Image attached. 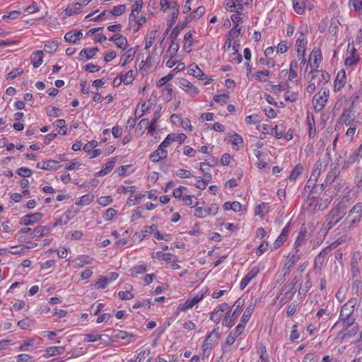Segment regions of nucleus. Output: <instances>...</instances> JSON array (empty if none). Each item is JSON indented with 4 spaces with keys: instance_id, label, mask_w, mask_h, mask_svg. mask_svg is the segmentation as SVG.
Instances as JSON below:
<instances>
[{
    "instance_id": "f257e3e1",
    "label": "nucleus",
    "mask_w": 362,
    "mask_h": 362,
    "mask_svg": "<svg viewBox=\"0 0 362 362\" xmlns=\"http://www.w3.org/2000/svg\"><path fill=\"white\" fill-rule=\"evenodd\" d=\"M345 197L342 201L334 206L325 217V221L323 223V228L327 231L332 228L337 223H338L346 214V205L344 204Z\"/></svg>"
},
{
    "instance_id": "f03ea898",
    "label": "nucleus",
    "mask_w": 362,
    "mask_h": 362,
    "mask_svg": "<svg viewBox=\"0 0 362 362\" xmlns=\"http://www.w3.org/2000/svg\"><path fill=\"white\" fill-rule=\"evenodd\" d=\"M362 218V202L356 203L350 210L348 217L346 218V221H348L350 218L348 228L351 229L357 226Z\"/></svg>"
},
{
    "instance_id": "7ed1b4c3",
    "label": "nucleus",
    "mask_w": 362,
    "mask_h": 362,
    "mask_svg": "<svg viewBox=\"0 0 362 362\" xmlns=\"http://www.w3.org/2000/svg\"><path fill=\"white\" fill-rule=\"evenodd\" d=\"M329 94V90L327 88H321L320 91L314 95L313 103L315 112H319L324 108L327 102Z\"/></svg>"
},
{
    "instance_id": "20e7f679",
    "label": "nucleus",
    "mask_w": 362,
    "mask_h": 362,
    "mask_svg": "<svg viewBox=\"0 0 362 362\" xmlns=\"http://www.w3.org/2000/svg\"><path fill=\"white\" fill-rule=\"evenodd\" d=\"M244 305V300L238 298L234 303L233 307H235L234 311L232 313L229 311L225 316L223 325L227 327H231L234 324V320L237 318L240 310Z\"/></svg>"
},
{
    "instance_id": "39448f33",
    "label": "nucleus",
    "mask_w": 362,
    "mask_h": 362,
    "mask_svg": "<svg viewBox=\"0 0 362 362\" xmlns=\"http://www.w3.org/2000/svg\"><path fill=\"white\" fill-rule=\"evenodd\" d=\"M252 3L253 0H226L224 8L229 12L243 11L244 6H250Z\"/></svg>"
},
{
    "instance_id": "423d86ee",
    "label": "nucleus",
    "mask_w": 362,
    "mask_h": 362,
    "mask_svg": "<svg viewBox=\"0 0 362 362\" xmlns=\"http://www.w3.org/2000/svg\"><path fill=\"white\" fill-rule=\"evenodd\" d=\"M219 210V207L216 204H212L206 208L196 207L194 215L198 218H203L207 216H215Z\"/></svg>"
},
{
    "instance_id": "0eeeda50",
    "label": "nucleus",
    "mask_w": 362,
    "mask_h": 362,
    "mask_svg": "<svg viewBox=\"0 0 362 362\" xmlns=\"http://www.w3.org/2000/svg\"><path fill=\"white\" fill-rule=\"evenodd\" d=\"M304 31H306V28H303L301 27L298 30L300 36L298 37L296 42L298 57H300V55H305L308 40Z\"/></svg>"
},
{
    "instance_id": "6e6552de",
    "label": "nucleus",
    "mask_w": 362,
    "mask_h": 362,
    "mask_svg": "<svg viewBox=\"0 0 362 362\" xmlns=\"http://www.w3.org/2000/svg\"><path fill=\"white\" fill-rule=\"evenodd\" d=\"M218 339V332L214 329L210 332V334L206 337L203 344L202 346V349L204 352V356L206 355L207 356L209 355L210 351L213 347L212 343L209 342V340H217Z\"/></svg>"
},
{
    "instance_id": "1a4fd4ad",
    "label": "nucleus",
    "mask_w": 362,
    "mask_h": 362,
    "mask_svg": "<svg viewBox=\"0 0 362 362\" xmlns=\"http://www.w3.org/2000/svg\"><path fill=\"white\" fill-rule=\"evenodd\" d=\"M179 86L191 96H194L199 92L198 88L186 78H182L179 80Z\"/></svg>"
},
{
    "instance_id": "9d476101",
    "label": "nucleus",
    "mask_w": 362,
    "mask_h": 362,
    "mask_svg": "<svg viewBox=\"0 0 362 362\" xmlns=\"http://www.w3.org/2000/svg\"><path fill=\"white\" fill-rule=\"evenodd\" d=\"M233 12L235 13L230 16V18L234 24V28H233V29H232L229 31V35H231L233 34V35H238L240 34V32H241V28H239L238 29H237V28L238 26V23H239V22L242 21L243 18L245 16V14L242 13V11H233Z\"/></svg>"
},
{
    "instance_id": "9b49d317",
    "label": "nucleus",
    "mask_w": 362,
    "mask_h": 362,
    "mask_svg": "<svg viewBox=\"0 0 362 362\" xmlns=\"http://www.w3.org/2000/svg\"><path fill=\"white\" fill-rule=\"evenodd\" d=\"M293 6L294 11L298 14L302 15L304 13L306 8L311 10L314 6L308 0H293Z\"/></svg>"
},
{
    "instance_id": "f8f14e48",
    "label": "nucleus",
    "mask_w": 362,
    "mask_h": 362,
    "mask_svg": "<svg viewBox=\"0 0 362 362\" xmlns=\"http://www.w3.org/2000/svg\"><path fill=\"white\" fill-rule=\"evenodd\" d=\"M306 233V228L304 227H301L300 230L298 231V236L294 242L293 250H301L302 252L303 253L305 250Z\"/></svg>"
},
{
    "instance_id": "ddd939ff",
    "label": "nucleus",
    "mask_w": 362,
    "mask_h": 362,
    "mask_svg": "<svg viewBox=\"0 0 362 362\" xmlns=\"http://www.w3.org/2000/svg\"><path fill=\"white\" fill-rule=\"evenodd\" d=\"M356 298H351L341 308L339 318L343 319L344 316L352 315L354 311V307L356 305Z\"/></svg>"
},
{
    "instance_id": "4468645a",
    "label": "nucleus",
    "mask_w": 362,
    "mask_h": 362,
    "mask_svg": "<svg viewBox=\"0 0 362 362\" xmlns=\"http://www.w3.org/2000/svg\"><path fill=\"white\" fill-rule=\"evenodd\" d=\"M259 273V269L257 267H253L242 279L240 284V289L243 290L249 284V283L257 276Z\"/></svg>"
},
{
    "instance_id": "2eb2a0df",
    "label": "nucleus",
    "mask_w": 362,
    "mask_h": 362,
    "mask_svg": "<svg viewBox=\"0 0 362 362\" xmlns=\"http://www.w3.org/2000/svg\"><path fill=\"white\" fill-rule=\"evenodd\" d=\"M354 113L353 106L349 107L348 109L344 110L340 117V120L346 125H350L352 122L357 124L358 122H354Z\"/></svg>"
},
{
    "instance_id": "dca6fc26",
    "label": "nucleus",
    "mask_w": 362,
    "mask_h": 362,
    "mask_svg": "<svg viewBox=\"0 0 362 362\" xmlns=\"http://www.w3.org/2000/svg\"><path fill=\"white\" fill-rule=\"evenodd\" d=\"M310 74H313L312 79L318 78V86L324 85L330 80V75L326 71L311 70Z\"/></svg>"
},
{
    "instance_id": "f3484780",
    "label": "nucleus",
    "mask_w": 362,
    "mask_h": 362,
    "mask_svg": "<svg viewBox=\"0 0 362 362\" xmlns=\"http://www.w3.org/2000/svg\"><path fill=\"white\" fill-rule=\"evenodd\" d=\"M295 293L296 290L293 287H290V285L286 286L279 296L281 302L284 303H288L293 298Z\"/></svg>"
},
{
    "instance_id": "a211bd4d",
    "label": "nucleus",
    "mask_w": 362,
    "mask_h": 362,
    "mask_svg": "<svg viewBox=\"0 0 362 362\" xmlns=\"http://www.w3.org/2000/svg\"><path fill=\"white\" fill-rule=\"evenodd\" d=\"M325 165H323L322 163L320 160L317 161L313 167L312 170V173L309 180V182L314 181L313 185H315V182L320 175L322 171L325 168Z\"/></svg>"
},
{
    "instance_id": "6ab92c4d",
    "label": "nucleus",
    "mask_w": 362,
    "mask_h": 362,
    "mask_svg": "<svg viewBox=\"0 0 362 362\" xmlns=\"http://www.w3.org/2000/svg\"><path fill=\"white\" fill-rule=\"evenodd\" d=\"M188 74L198 78L199 80H204L207 76L204 74L203 71L195 64H192L188 67Z\"/></svg>"
},
{
    "instance_id": "aec40b11",
    "label": "nucleus",
    "mask_w": 362,
    "mask_h": 362,
    "mask_svg": "<svg viewBox=\"0 0 362 362\" xmlns=\"http://www.w3.org/2000/svg\"><path fill=\"white\" fill-rule=\"evenodd\" d=\"M93 259L86 255H81L71 262V264L74 268L82 267L85 264H89L92 262Z\"/></svg>"
},
{
    "instance_id": "412c9836",
    "label": "nucleus",
    "mask_w": 362,
    "mask_h": 362,
    "mask_svg": "<svg viewBox=\"0 0 362 362\" xmlns=\"http://www.w3.org/2000/svg\"><path fill=\"white\" fill-rule=\"evenodd\" d=\"M303 254L301 250H293L292 253L289 254L286 258V265L293 267L300 259Z\"/></svg>"
},
{
    "instance_id": "4be33fe9",
    "label": "nucleus",
    "mask_w": 362,
    "mask_h": 362,
    "mask_svg": "<svg viewBox=\"0 0 362 362\" xmlns=\"http://www.w3.org/2000/svg\"><path fill=\"white\" fill-rule=\"evenodd\" d=\"M42 217V214L35 213L30 215L25 216L21 218V223L29 226L39 221Z\"/></svg>"
},
{
    "instance_id": "5701e85b",
    "label": "nucleus",
    "mask_w": 362,
    "mask_h": 362,
    "mask_svg": "<svg viewBox=\"0 0 362 362\" xmlns=\"http://www.w3.org/2000/svg\"><path fill=\"white\" fill-rule=\"evenodd\" d=\"M160 10L166 12L169 10H174L175 8H180L177 0H160Z\"/></svg>"
},
{
    "instance_id": "b1692460",
    "label": "nucleus",
    "mask_w": 362,
    "mask_h": 362,
    "mask_svg": "<svg viewBox=\"0 0 362 362\" xmlns=\"http://www.w3.org/2000/svg\"><path fill=\"white\" fill-rule=\"evenodd\" d=\"M98 51V47L83 48L79 53V59L83 60L84 59L88 60L93 58Z\"/></svg>"
},
{
    "instance_id": "393cba45",
    "label": "nucleus",
    "mask_w": 362,
    "mask_h": 362,
    "mask_svg": "<svg viewBox=\"0 0 362 362\" xmlns=\"http://www.w3.org/2000/svg\"><path fill=\"white\" fill-rule=\"evenodd\" d=\"M346 74L344 70H341L337 73L336 80L334 81V90L339 91L346 83Z\"/></svg>"
},
{
    "instance_id": "a878e982",
    "label": "nucleus",
    "mask_w": 362,
    "mask_h": 362,
    "mask_svg": "<svg viewBox=\"0 0 362 362\" xmlns=\"http://www.w3.org/2000/svg\"><path fill=\"white\" fill-rule=\"evenodd\" d=\"M310 67L312 70L313 69H317L319 66L320 62L321 60V52L320 49H313L310 55Z\"/></svg>"
},
{
    "instance_id": "bb28decb",
    "label": "nucleus",
    "mask_w": 362,
    "mask_h": 362,
    "mask_svg": "<svg viewBox=\"0 0 362 362\" xmlns=\"http://www.w3.org/2000/svg\"><path fill=\"white\" fill-rule=\"evenodd\" d=\"M31 63L35 68L39 67L43 62V52L41 50L33 52L30 56Z\"/></svg>"
},
{
    "instance_id": "cd10ccee",
    "label": "nucleus",
    "mask_w": 362,
    "mask_h": 362,
    "mask_svg": "<svg viewBox=\"0 0 362 362\" xmlns=\"http://www.w3.org/2000/svg\"><path fill=\"white\" fill-rule=\"evenodd\" d=\"M136 52V48H130L123 54L121 58V66H125L127 64L130 62L134 57V55Z\"/></svg>"
},
{
    "instance_id": "c85d7f7f",
    "label": "nucleus",
    "mask_w": 362,
    "mask_h": 362,
    "mask_svg": "<svg viewBox=\"0 0 362 362\" xmlns=\"http://www.w3.org/2000/svg\"><path fill=\"white\" fill-rule=\"evenodd\" d=\"M330 250H331V247H327L318 254V255L315 259V267H318V268L322 267V266L325 262V257Z\"/></svg>"
},
{
    "instance_id": "c756f323",
    "label": "nucleus",
    "mask_w": 362,
    "mask_h": 362,
    "mask_svg": "<svg viewBox=\"0 0 362 362\" xmlns=\"http://www.w3.org/2000/svg\"><path fill=\"white\" fill-rule=\"evenodd\" d=\"M83 36L81 31H69L64 35L66 42L75 43L79 40Z\"/></svg>"
},
{
    "instance_id": "7c9ffc66",
    "label": "nucleus",
    "mask_w": 362,
    "mask_h": 362,
    "mask_svg": "<svg viewBox=\"0 0 362 362\" xmlns=\"http://www.w3.org/2000/svg\"><path fill=\"white\" fill-rule=\"evenodd\" d=\"M81 10L82 9L81 8L80 6H78L76 2H73L69 4L64 10V14L66 16H71L78 14Z\"/></svg>"
},
{
    "instance_id": "2f4dec72",
    "label": "nucleus",
    "mask_w": 362,
    "mask_h": 362,
    "mask_svg": "<svg viewBox=\"0 0 362 362\" xmlns=\"http://www.w3.org/2000/svg\"><path fill=\"white\" fill-rule=\"evenodd\" d=\"M57 163L56 160H49L47 161H42L37 164V168L45 170H56L55 165Z\"/></svg>"
},
{
    "instance_id": "473e14b6",
    "label": "nucleus",
    "mask_w": 362,
    "mask_h": 362,
    "mask_svg": "<svg viewBox=\"0 0 362 362\" xmlns=\"http://www.w3.org/2000/svg\"><path fill=\"white\" fill-rule=\"evenodd\" d=\"M151 104H146V103H140L137 105L135 110V116L137 118L141 117L148 109H150Z\"/></svg>"
},
{
    "instance_id": "72a5a7b5",
    "label": "nucleus",
    "mask_w": 362,
    "mask_h": 362,
    "mask_svg": "<svg viewBox=\"0 0 362 362\" xmlns=\"http://www.w3.org/2000/svg\"><path fill=\"white\" fill-rule=\"evenodd\" d=\"M307 122L309 126V136L310 137H314L316 134V128L314 116L312 113L308 112L307 114Z\"/></svg>"
},
{
    "instance_id": "f704fd0d",
    "label": "nucleus",
    "mask_w": 362,
    "mask_h": 362,
    "mask_svg": "<svg viewBox=\"0 0 362 362\" xmlns=\"http://www.w3.org/2000/svg\"><path fill=\"white\" fill-rule=\"evenodd\" d=\"M361 158L355 153H353L349 157L341 163V169L347 170L351 165L357 162Z\"/></svg>"
},
{
    "instance_id": "c9c22d12",
    "label": "nucleus",
    "mask_w": 362,
    "mask_h": 362,
    "mask_svg": "<svg viewBox=\"0 0 362 362\" xmlns=\"http://www.w3.org/2000/svg\"><path fill=\"white\" fill-rule=\"evenodd\" d=\"M339 174V173L338 172L336 166H334V168H332L331 166L330 170H329V173H327L326 179H325V185H331L335 180V179L337 177Z\"/></svg>"
},
{
    "instance_id": "e433bc0d",
    "label": "nucleus",
    "mask_w": 362,
    "mask_h": 362,
    "mask_svg": "<svg viewBox=\"0 0 362 362\" xmlns=\"http://www.w3.org/2000/svg\"><path fill=\"white\" fill-rule=\"evenodd\" d=\"M93 199L94 196L93 194H87L79 197L76 200V204L78 206H87L93 202Z\"/></svg>"
},
{
    "instance_id": "4c0bfd02",
    "label": "nucleus",
    "mask_w": 362,
    "mask_h": 362,
    "mask_svg": "<svg viewBox=\"0 0 362 362\" xmlns=\"http://www.w3.org/2000/svg\"><path fill=\"white\" fill-rule=\"evenodd\" d=\"M189 22V17H187L185 21L182 24H177L170 33V38L175 40L180 34V31L184 29Z\"/></svg>"
},
{
    "instance_id": "58836bf2",
    "label": "nucleus",
    "mask_w": 362,
    "mask_h": 362,
    "mask_svg": "<svg viewBox=\"0 0 362 362\" xmlns=\"http://www.w3.org/2000/svg\"><path fill=\"white\" fill-rule=\"evenodd\" d=\"M114 337L116 339L123 340L127 339L129 341H132L134 339V334L128 333L127 332L123 330H117Z\"/></svg>"
},
{
    "instance_id": "ea45409f",
    "label": "nucleus",
    "mask_w": 362,
    "mask_h": 362,
    "mask_svg": "<svg viewBox=\"0 0 362 362\" xmlns=\"http://www.w3.org/2000/svg\"><path fill=\"white\" fill-rule=\"evenodd\" d=\"M255 310V305L251 304L249 306H247L245 309V311L243 316L241 317L240 322L246 325L249 320L250 319V317Z\"/></svg>"
},
{
    "instance_id": "a19ab883",
    "label": "nucleus",
    "mask_w": 362,
    "mask_h": 362,
    "mask_svg": "<svg viewBox=\"0 0 362 362\" xmlns=\"http://www.w3.org/2000/svg\"><path fill=\"white\" fill-rule=\"evenodd\" d=\"M141 8H142V3L140 1H136L132 5V13L129 15V21L130 22H132V19L136 18V15L139 14L140 10L141 9Z\"/></svg>"
},
{
    "instance_id": "79ce46f5",
    "label": "nucleus",
    "mask_w": 362,
    "mask_h": 362,
    "mask_svg": "<svg viewBox=\"0 0 362 362\" xmlns=\"http://www.w3.org/2000/svg\"><path fill=\"white\" fill-rule=\"evenodd\" d=\"M269 207V206L268 204L262 202L257 206L255 210V215L260 217H264L268 213Z\"/></svg>"
},
{
    "instance_id": "37998d69",
    "label": "nucleus",
    "mask_w": 362,
    "mask_h": 362,
    "mask_svg": "<svg viewBox=\"0 0 362 362\" xmlns=\"http://www.w3.org/2000/svg\"><path fill=\"white\" fill-rule=\"evenodd\" d=\"M115 165V162L113 160H111L105 163V167H103L98 173V176H104L109 173L114 168Z\"/></svg>"
},
{
    "instance_id": "c03bdc74",
    "label": "nucleus",
    "mask_w": 362,
    "mask_h": 362,
    "mask_svg": "<svg viewBox=\"0 0 362 362\" xmlns=\"http://www.w3.org/2000/svg\"><path fill=\"white\" fill-rule=\"evenodd\" d=\"M298 62L296 61H292L290 64L289 74H288V81H293V80L297 77V68H298Z\"/></svg>"
},
{
    "instance_id": "a18cd8bd",
    "label": "nucleus",
    "mask_w": 362,
    "mask_h": 362,
    "mask_svg": "<svg viewBox=\"0 0 362 362\" xmlns=\"http://www.w3.org/2000/svg\"><path fill=\"white\" fill-rule=\"evenodd\" d=\"M349 7L353 6L358 16L362 15V0H349Z\"/></svg>"
},
{
    "instance_id": "49530a36",
    "label": "nucleus",
    "mask_w": 362,
    "mask_h": 362,
    "mask_svg": "<svg viewBox=\"0 0 362 362\" xmlns=\"http://www.w3.org/2000/svg\"><path fill=\"white\" fill-rule=\"evenodd\" d=\"M71 211H67L64 214H63L60 218L55 222L54 224V226H59V225H65L71 219Z\"/></svg>"
},
{
    "instance_id": "de8ad7c7",
    "label": "nucleus",
    "mask_w": 362,
    "mask_h": 362,
    "mask_svg": "<svg viewBox=\"0 0 362 362\" xmlns=\"http://www.w3.org/2000/svg\"><path fill=\"white\" fill-rule=\"evenodd\" d=\"M303 170V167L302 165H296L289 176V180L291 181H296L298 176L302 173Z\"/></svg>"
},
{
    "instance_id": "09e8293b",
    "label": "nucleus",
    "mask_w": 362,
    "mask_h": 362,
    "mask_svg": "<svg viewBox=\"0 0 362 362\" xmlns=\"http://www.w3.org/2000/svg\"><path fill=\"white\" fill-rule=\"evenodd\" d=\"M259 358L257 362H269V356L267 353V349L264 346L261 345L258 349Z\"/></svg>"
},
{
    "instance_id": "8fccbe9b",
    "label": "nucleus",
    "mask_w": 362,
    "mask_h": 362,
    "mask_svg": "<svg viewBox=\"0 0 362 362\" xmlns=\"http://www.w3.org/2000/svg\"><path fill=\"white\" fill-rule=\"evenodd\" d=\"M64 351L63 346H50L47 349L46 354L49 356H55L62 354Z\"/></svg>"
},
{
    "instance_id": "3c124183",
    "label": "nucleus",
    "mask_w": 362,
    "mask_h": 362,
    "mask_svg": "<svg viewBox=\"0 0 362 362\" xmlns=\"http://www.w3.org/2000/svg\"><path fill=\"white\" fill-rule=\"evenodd\" d=\"M359 61V57L357 54L348 55L345 59V65L352 67L356 65Z\"/></svg>"
},
{
    "instance_id": "603ef678",
    "label": "nucleus",
    "mask_w": 362,
    "mask_h": 362,
    "mask_svg": "<svg viewBox=\"0 0 362 362\" xmlns=\"http://www.w3.org/2000/svg\"><path fill=\"white\" fill-rule=\"evenodd\" d=\"M228 99H229V92L228 91H227L226 93H224L223 94L215 95L214 96V100L216 103H221L222 105L226 104Z\"/></svg>"
},
{
    "instance_id": "864d4df0",
    "label": "nucleus",
    "mask_w": 362,
    "mask_h": 362,
    "mask_svg": "<svg viewBox=\"0 0 362 362\" xmlns=\"http://www.w3.org/2000/svg\"><path fill=\"white\" fill-rule=\"evenodd\" d=\"M179 47H180V46H179L178 43L172 42V43L170 44V47L167 51L166 55L170 58H173L176 55V54L179 49Z\"/></svg>"
},
{
    "instance_id": "5fc2aeb1",
    "label": "nucleus",
    "mask_w": 362,
    "mask_h": 362,
    "mask_svg": "<svg viewBox=\"0 0 362 362\" xmlns=\"http://www.w3.org/2000/svg\"><path fill=\"white\" fill-rule=\"evenodd\" d=\"M132 276H135L136 274H144L146 272V266L144 264L136 265L131 268Z\"/></svg>"
},
{
    "instance_id": "6e6d98bb",
    "label": "nucleus",
    "mask_w": 362,
    "mask_h": 362,
    "mask_svg": "<svg viewBox=\"0 0 362 362\" xmlns=\"http://www.w3.org/2000/svg\"><path fill=\"white\" fill-rule=\"evenodd\" d=\"M194 305V302H193L192 299L188 298L185 303L179 305L177 310L179 311H186L190 308H192Z\"/></svg>"
},
{
    "instance_id": "4d7b16f0",
    "label": "nucleus",
    "mask_w": 362,
    "mask_h": 362,
    "mask_svg": "<svg viewBox=\"0 0 362 362\" xmlns=\"http://www.w3.org/2000/svg\"><path fill=\"white\" fill-rule=\"evenodd\" d=\"M205 11L206 9L204 6H199L191 13L190 16H189V21H190L192 18H199L205 13Z\"/></svg>"
},
{
    "instance_id": "13d9d810",
    "label": "nucleus",
    "mask_w": 362,
    "mask_h": 362,
    "mask_svg": "<svg viewBox=\"0 0 362 362\" xmlns=\"http://www.w3.org/2000/svg\"><path fill=\"white\" fill-rule=\"evenodd\" d=\"M102 338V335L98 334L96 333H89L84 334L83 339L85 341L88 342H95Z\"/></svg>"
},
{
    "instance_id": "bf43d9fd",
    "label": "nucleus",
    "mask_w": 362,
    "mask_h": 362,
    "mask_svg": "<svg viewBox=\"0 0 362 362\" xmlns=\"http://www.w3.org/2000/svg\"><path fill=\"white\" fill-rule=\"evenodd\" d=\"M270 74V71L267 69L259 71L256 73L255 78L257 81L266 82L267 77Z\"/></svg>"
},
{
    "instance_id": "052dcab7",
    "label": "nucleus",
    "mask_w": 362,
    "mask_h": 362,
    "mask_svg": "<svg viewBox=\"0 0 362 362\" xmlns=\"http://www.w3.org/2000/svg\"><path fill=\"white\" fill-rule=\"evenodd\" d=\"M332 199V197L327 196V195H326L325 197H322L320 200V202L318 204L319 209H320V210L325 209L328 206V205L331 203Z\"/></svg>"
},
{
    "instance_id": "680f3d73",
    "label": "nucleus",
    "mask_w": 362,
    "mask_h": 362,
    "mask_svg": "<svg viewBox=\"0 0 362 362\" xmlns=\"http://www.w3.org/2000/svg\"><path fill=\"white\" fill-rule=\"evenodd\" d=\"M136 17L135 19H132V21H134L135 23L137 25L136 28H134V32H137L139 29V28L145 23L146 22V17L142 16V15H136Z\"/></svg>"
},
{
    "instance_id": "e2e57ef3",
    "label": "nucleus",
    "mask_w": 362,
    "mask_h": 362,
    "mask_svg": "<svg viewBox=\"0 0 362 362\" xmlns=\"http://www.w3.org/2000/svg\"><path fill=\"white\" fill-rule=\"evenodd\" d=\"M127 45H128V42H127V38L125 37L122 36V35H120V36H119V38L115 43V45L117 46V47H118L122 50H124L127 48Z\"/></svg>"
},
{
    "instance_id": "0e129e2a",
    "label": "nucleus",
    "mask_w": 362,
    "mask_h": 362,
    "mask_svg": "<svg viewBox=\"0 0 362 362\" xmlns=\"http://www.w3.org/2000/svg\"><path fill=\"white\" fill-rule=\"evenodd\" d=\"M245 123L247 124H255L260 121V117L258 114H253L245 117Z\"/></svg>"
},
{
    "instance_id": "69168bd1",
    "label": "nucleus",
    "mask_w": 362,
    "mask_h": 362,
    "mask_svg": "<svg viewBox=\"0 0 362 362\" xmlns=\"http://www.w3.org/2000/svg\"><path fill=\"white\" fill-rule=\"evenodd\" d=\"M348 291L346 286H341L339 288L336 293V298L339 302H342L345 300L346 293Z\"/></svg>"
},
{
    "instance_id": "338daca9",
    "label": "nucleus",
    "mask_w": 362,
    "mask_h": 362,
    "mask_svg": "<svg viewBox=\"0 0 362 362\" xmlns=\"http://www.w3.org/2000/svg\"><path fill=\"white\" fill-rule=\"evenodd\" d=\"M117 211L112 208L107 209L103 214V218L105 221H109L116 216Z\"/></svg>"
},
{
    "instance_id": "774afa93",
    "label": "nucleus",
    "mask_w": 362,
    "mask_h": 362,
    "mask_svg": "<svg viewBox=\"0 0 362 362\" xmlns=\"http://www.w3.org/2000/svg\"><path fill=\"white\" fill-rule=\"evenodd\" d=\"M110 283V280L108 277L100 276L98 282L96 283V286L98 288H105Z\"/></svg>"
}]
</instances>
